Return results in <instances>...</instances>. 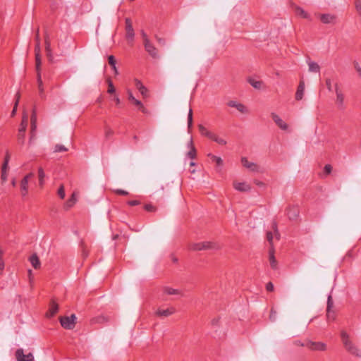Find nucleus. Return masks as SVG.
Returning a JSON list of instances; mask_svg holds the SVG:
<instances>
[{"label":"nucleus","instance_id":"f257e3e1","mask_svg":"<svg viewBox=\"0 0 361 361\" xmlns=\"http://www.w3.org/2000/svg\"><path fill=\"white\" fill-rule=\"evenodd\" d=\"M341 337L343 344L348 353L355 356L361 357L360 350L352 342L349 335L345 331H341Z\"/></svg>","mask_w":361,"mask_h":361},{"label":"nucleus","instance_id":"f03ea898","mask_svg":"<svg viewBox=\"0 0 361 361\" xmlns=\"http://www.w3.org/2000/svg\"><path fill=\"white\" fill-rule=\"evenodd\" d=\"M126 23V38L130 44H133L135 37V31L133 27V23L130 18H127L125 20Z\"/></svg>","mask_w":361,"mask_h":361},{"label":"nucleus","instance_id":"7ed1b4c3","mask_svg":"<svg viewBox=\"0 0 361 361\" xmlns=\"http://www.w3.org/2000/svg\"><path fill=\"white\" fill-rule=\"evenodd\" d=\"M36 45H35V61H36V70L37 73H40V66H41V58H40V42H39V29H37L35 36Z\"/></svg>","mask_w":361,"mask_h":361},{"label":"nucleus","instance_id":"20e7f679","mask_svg":"<svg viewBox=\"0 0 361 361\" xmlns=\"http://www.w3.org/2000/svg\"><path fill=\"white\" fill-rule=\"evenodd\" d=\"M27 126V116L24 115L22 121L20 125L18 134V140L20 144H24L25 142V133Z\"/></svg>","mask_w":361,"mask_h":361},{"label":"nucleus","instance_id":"39448f33","mask_svg":"<svg viewBox=\"0 0 361 361\" xmlns=\"http://www.w3.org/2000/svg\"><path fill=\"white\" fill-rule=\"evenodd\" d=\"M76 317L75 314L70 317H63L60 319L61 326L66 329H73L75 327Z\"/></svg>","mask_w":361,"mask_h":361},{"label":"nucleus","instance_id":"423d86ee","mask_svg":"<svg viewBox=\"0 0 361 361\" xmlns=\"http://www.w3.org/2000/svg\"><path fill=\"white\" fill-rule=\"evenodd\" d=\"M215 245L213 243L207 241L192 243L190 246V249L195 251L213 249Z\"/></svg>","mask_w":361,"mask_h":361},{"label":"nucleus","instance_id":"0eeeda50","mask_svg":"<svg viewBox=\"0 0 361 361\" xmlns=\"http://www.w3.org/2000/svg\"><path fill=\"white\" fill-rule=\"evenodd\" d=\"M128 99L130 102H132L135 106L137 107L139 110H140L144 114H147V109L144 106L143 104L138 99H135L133 96L132 92L130 90L127 91Z\"/></svg>","mask_w":361,"mask_h":361},{"label":"nucleus","instance_id":"6e6552de","mask_svg":"<svg viewBox=\"0 0 361 361\" xmlns=\"http://www.w3.org/2000/svg\"><path fill=\"white\" fill-rule=\"evenodd\" d=\"M17 361H34V356L32 353H29L27 355L24 354L23 349L19 348L15 353Z\"/></svg>","mask_w":361,"mask_h":361},{"label":"nucleus","instance_id":"1a4fd4ad","mask_svg":"<svg viewBox=\"0 0 361 361\" xmlns=\"http://www.w3.org/2000/svg\"><path fill=\"white\" fill-rule=\"evenodd\" d=\"M305 347L308 348L312 350L324 351L326 349L325 343L322 342H313L308 341L305 342Z\"/></svg>","mask_w":361,"mask_h":361},{"label":"nucleus","instance_id":"9d476101","mask_svg":"<svg viewBox=\"0 0 361 361\" xmlns=\"http://www.w3.org/2000/svg\"><path fill=\"white\" fill-rule=\"evenodd\" d=\"M34 174L30 173L27 174L20 181V192L23 196H26L28 192V182L30 178L33 177Z\"/></svg>","mask_w":361,"mask_h":361},{"label":"nucleus","instance_id":"9b49d317","mask_svg":"<svg viewBox=\"0 0 361 361\" xmlns=\"http://www.w3.org/2000/svg\"><path fill=\"white\" fill-rule=\"evenodd\" d=\"M242 165L252 172H261V169L256 163L250 162L246 157L241 158Z\"/></svg>","mask_w":361,"mask_h":361},{"label":"nucleus","instance_id":"f8f14e48","mask_svg":"<svg viewBox=\"0 0 361 361\" xmlns=\"http://www.w3.org/2000/svg\"><path fill=\"white\" fill-rule=\"evenodd\" d=\"M144 44L145 51L154 59H157L159 57L158 49L154 47V45L150 42H147Z\"/></svg>","mask_w":361,"mask_h":361},{"label":"nucleus","instance_id":"ddd939ff","mask_svg":"<svg viewBox=\"0 0 361 361\" xmlns=\"http://www.w3.org/2000/svg\"><path fill=\"white\" fill-rule=\"evenodd\" d=\"M176 312V309L173 307H169L165 310L159 308L156 311V315L160 317H167L172 315Z\"/></svg>","mask_w":361,"mask_h":361},{"label":"nucleus","instance_id":"4468645a","mask_svg":"<svg viewBox=\"0 0 361 361\" xmlns=\"http://www.w3.org/2000/svg\"><path fill=\"white\" fill-rule=\"evenodd\" d=\"M227 105L232 108H235L238 111L242 114H247L248 112L247 108L243 104L236 101L231 100L227 103Z\"/></svg>","mask_w":361,"mask_h":361},{"label":"nucleus","instance_id":"2eb2a0df","mask_svg":"<svg viewBox=\"0 0 361 361\" xmlns=\"http://www.w3.org/2000/svg\"><path fill=\"white\" fill-rule=\"evenodd\" d=\"M271 117L275 123L283 130H286L288 129V125L286 122H284L280 117L275 113L271 114Z\"/></svg>","mask_w":361,"mask_h":361},{"label":"nucleus","instance_id":"dca6fc26","mask_svg":"<svg viewBox=\"0 0 361 361\" xmlns=\"http://www.w3.org/2000/svg\"><path fill=\"white\" fill-rule=\"evenodd\" d=\"M135 87L139 90L140 94L142 95L143 97H148V90L144 85L142 83L140 80L138 79H135Z\"/></svg>","mask_w":361,"mask_h":361},{"label":"nucleus","instance_id":"f3484780","mask_svg":"<svg viewBox=\"0 0 361 361\" xmlns=\"http://www.w3.org/2000/svg\"><path fill=\"white\" fill-rule=\"evenodd\" d=\"M233 188L240 192H247L250 190V186L245 182H234Z\"/></svg>","mask_w":361,"mask_h":361},{"label":"nucleus","instance_id":"a211bd4d","mask_svg":"<svg viewBox=\"0 0 361 361\" xmlns=\"http://www.w3.org/2000/svg\"><path fill=\"white\" fill-rule=\"evenodd\" d=\"M336 19V16L333 14L326 13L322 14L320 16V20L323 23H334Z\"/></svg>","mask_w":361,"mask_h":361},{"label":"nucleus","instance_id":"6ab92c4d","mask_svg":"<svg viewBox=\"0 0 361 361\" xmlns=\"http://www.w3.org/2000/svg\"><path fill=\"white\" fill-rule=\"evenodd\" d=\"M305 90V83L303 81H300V84L298 87L296 93H295V99L296 100H301L303 97Z\"/></svg>","mask_w":361,"mask_h":361},{"label":"nucleus","instance_id":"aec40b11","mask_svg":"<svg viewBox=\"0 0 361 361\" xmlns=\"http://www.w3.org/2000/svg\"><path fill=\"white\" fill-rule=\"evenodd\" d=\"M59 310V306L55 302H51L50 304V307L49 311L47 312V317H54Z\"/></svg>","mask_w":361,"mask_h":361},{"label":"nucleus","instance_id":"412c9836","mask_svg":"<svg viewBox=\"0 0 361 361\" xmlns=\"http://www.w3.org/2000/svg\"><path fill=\"white\" fill-rule=\"evenodd\" d=\"M37 126H36V116L35 114L33 112L31 116V136L30 139V142H32V139H34L35 137V132L36 130Z\"/></svg>","mask_w":361,"mask_h":361},{"label":"nucleus","instance_id":"4be33fe9","mask_svg":"<svg viewBox=\"0 0 361 361\" xmlns=\"http://www.w3.org/2000/svg\"><path fill=\"white\" fill-rule=\"evenodd\" d=\"M210 140H213L214 142H216L220 145H226L227 144V141L224 137L219 136L214 133H213L212 135L210 137Z\"/></svg>","mask_w":361,"mask_h":361},{"label":"nucleus","instance_id":"5701e85b","mask_svg":"<svg viewBox=\"0 0 361 361\" xmlns=\"http://www.w3.org/2000/svg\"><path fill=\"white\" fill-rule=\"evenodd\" d=\"M29 260H30V262L31 263L32 266L35 269H38L40 267V262H39V257H37V255L36 254L32 255L30 256Z\"/></svg>","mask_w":361,"mask_h":361},{"label":"nucleus","instance_id":"b1692460","mask_svg":"<svg viewBox=\"0 0 361 361\" xmlns=\"http://www.w3.org/2000/svg\"><path fill=\"white\" fill-rule=\"evenodd\" d=\"M8 162V159L7 157H6L5 161H4V163L3 166H2L1 176V180L4 182L6 180L7 177H8V173H7Z\"/></svg>","mask_w":361,"mask_h":361},{"label":"nucleus","instance_id":"393cba45","mask_svg":"<svg viewBox=\"0 0 361 361\" xmlns=\"http://www.w3.org/2000/svg\"><path fill=\"white\" fill-rule=\"evenodd\" d=\"M307 64L309 66V71L312 73H319L320 71V67L319 66L310 60L307 61Z\"/></svg>","mask_w":361,"mask_h":361},{"label":"nucleus","instance_id":"a878e982","mask_svg":"<svg viewBox=\"0 0 361 361\" xmlns=\"http://www.w3.org/2000/svg\"><path fill=\"white\" fill-rule=\"evenodd\" d=\"M269 262L272 269H275L277 267V262L274 257V249L271 247L269 250Z\"/></svg>","mask_w":361,"mask_h":361},{"label":"nucleus","instance_id":"bb28decb","mask_svg":"<svg viewBox=\"0 0 361 361\" xmlns=\"http://www.w3.org/2000/svg\"><path fill=\"white\" fill-rule=\"evenodd\" d=\"M336 102L339 105L342 106L343 104V101H344V96L342 94V92L341 91H339L337 85L336 87Z\"/></svg>","mask_w":361,"mask_h":361},{"label":"nucleus","instance_id":"cd10ccee","mask_svg":"<svg viewBox=\"0 0 361 361\" xmlns=\"http://www.w3.org/2000/svg\"><path fill=\"white\" fill-rule=\"evenodd\" d=\"M199 130L200 133L206 137H207L209 139H210L211 136L212 135L213 133L208 130L204 126L202 125L199 126Z\"/></svg>","mask_w":361,"mask_h":361},{"label":"nucleus","instance_id":"c85d7f7f","mask_svg":"<svg viewBox=\"0 0 361 361\" xmlns=\"http://www.w3.org/2000/svg\"><path fill=\"white\" fill-rule=\"evenodd\" d=\"M287 214L290 219H291V220L295 219L298 215V210L297 208H295V207L290 209H288Z\"/></svg>","mask_w":361,"mask_h":361},{"label":"nucleus","instance_id":"c756f323","mask_svg":"<svg viewBox=\"0 0 361 361\" xmlns=\"http://www.w3.org/2000/svg\"><path fill=\"white\" fill-rule=\"evenodd\" d=\"M333 300L331 295H329L327 300L326 317L327 319L330 318L331 309L333 307Z\"/></svg>","mask_w":361,"mask_h":361},{"label":"nucleus","instance_id":"7c9ffc66","mask_svg":"<svg viewBox=\"0 0 361 361\" xmlns=\"http://www.w3.org/2000/svg\"><path fill=\"white\" fill-rule=\"evenodd\" d=\"M208 157H210V159L213 161H215L217 166H221L223 165V160L221 157L214 155L212 154H209Z\"/></svg>","mask_w":361,"mask_h":361},{"label":"nucleus","instance_id":"2f4dec72","mask_svg":"<svg viewBox=\"0 0 361 361\" xmlns=\"http://www.w3.org/2000/svg\"><path fill=\"white\" fill-rule=\"evenodd\" d=\"M164 293L167 295H176L179 294V290L178 289H174L170 287H164Z\"/></svg>","mask_w":361,"mask_h":361},{"label":"nucleus","instance_id":"473e14b6","mask_svg":"<svg viewBox=\"0 0 361 361\" xmlns=\"http://www.w3.org/2000/svg\"><path fill=\"white\" fill-rule=\"evenodd\" d=\"M76 202L75 194H73L71 198L66 202L65 207L66 209H69L74 205Z\"/></svg>","mask_w":361,"mask_h":361},{"label":"nucleus","instance_id":"72a5a7b5","mask_svg":"<svg viewBox=\"0 0 361 361\" xmlns=\"http://www.w3.org/2000/svg\"><path fill=\"white\" fill-rule=\"evenodd\" d=\"M295 13H296L297 15L301 16L303 18H309L308 13L306 11H305L302 8H301L300 7H297L296 8Z\"/></svg>","mask_w":361,"mask_h":361},{"label":"nucleus","instance_id":"f704fd0d","mask_svg":"<svg viewBox=\"0 0 361 361\" xmlns=\"http://www.w3.org/2000/svg\"><path fill=\"white\" fill-rule=\"evenodd\" d=\"M45 49L47 51V56L49 59L52 57L51 56V44L47 38L45 39Z\"/></svg>","mask_w":361,"mask_h":361},{"label":"nucleus","instance_id":"c9c22d12","mask_svg":"<svg viewBox=\"0 0 361 361\" xmlns=\"http://www.w3.org/2000/svg\"><path fill=\"white\" fill-rule=\"evenodd\" d=\"M37 76L38 89H39L40 94L42 96L44 89H43V84H42V78H41V73H37Z\"/></svg>","mask_w":361,"mask_h":361},{"label":"nucleus","instance_id":"e433bc0d","mask_svg":"<svg viewBox=\"0 0 361 361\" xmlns=\"http://www.w3.org/2000/svg\"><path fill=\"white\" fill-rule=\"evenodd\" d=\"M250 84L255 89H260L262 87V82L255 79H249Z\"/></svg>","mask_w":361,"mask_h":361},{"label":"nucleus","instance_id":"4c0bfd02","mask_svg":"<svg viewBox=\"0 0 361 361\" xmlns=\"http://www.w3.org/2000/svg\"><path fill=\"white\" fill-rule=\"evenodd\" d=\"M190 145L191 147V149L188 152V156L190 158V159H195V157H196V150H195V147L192 145V140H190Z\"/></svg>","mask_w":361,"mask_h":361},{"label":"nucleus","instance_id":"58836bf2","mask_svg":"<svg viewBox=\"0 0 361 361\" xmlns=\"http://www.w3.org/2000/svg\"><path fill=\"white\" fill-rule=\"evenodd\" d=\"M45 176V173L44 172V170L42 167L39 168L38 169V177H39V182L41 185L44 183V178Z\"/></svg>","mask_w":361,"mask_h":361},{"label":"nucleus","instance_id":"ea45409f","mask_svg":"<svg viewBox=\"0 0 361 361\" xmlns=\"http://www.w3.org/2000/svg\"><path fill=\"white\" fill-rule=\"evenodd\" d=\"M116 91L115 87L113 85V82L111 80H108V90L107 92L109 94H113Z\"/></svg>","mask_w":361,"mask_h":361},{"label":"nucleus","instance_id":"a19ab883","mask_svg":"<svg viewBox=\"0 0 361 361\" xmlns=\"http://www.w3.org/2000/svg\"><path fill=\"white\" fill-rule=\"evenodd\" d=\"M3 254L4 252L2 250L0 249V274H2L5 267L4 262L3 259Z\"/></svg>","mask_w":361,"mask_h":361},{"label":"nucleus","instance_id":"79ce46f5","mask_svg":"<svg viewBox=\"0 0 361 361\" xmlns=\"http://www.w3.org/2000/svg\"><path fill=\"white\" fill-rule=\"evenodd\" d=\"M355 6L358 15L361 18V0H355Z\"/></svg>","mask_w":361,"mask_h":361},{"label":"nucleus","instance_id":"37998d69","mask_svg":"<svg viewBox=\"0 0 361 361\" xmlns=\"http://www.w3.org/2000/svg\"><path fill=\"white\" fill-rule=\"evenodd\" d=\"M66 151H67V149L63 145H56L55 146L54 152H62Z\"/></svg>","mask_w":361,"mask_h":361},{"label":"nucleus","instance_id":"c03bdc74","mask_svg":"<svg viewBox=\"0 0 361 361\" xmlns=\"http://www.w3.org/2000/svg\"><path fill=\"white\" fill-rule=\"evenodd\" d=\"M192 123V111L191 109H190L188 116V128H190Z\"/></svg>","mask_w":361,"mask_h":361},{"label":"nucleus","instance_id":"a18cd8bd","mask_svg":"<svg viewBox=\"0 0 361 361\" xmlns=\"http://www.w3.org/2000/svg\"><path fill=\"white\" fill-rule=\"evenodd\" d=\"M58 195L61 198L63 199L65 197V190L63 185H61L58 190Z\"/></svg>","mask_w":361,"mask_h":361},{"label":"nucleus","instance_id":"49530a36","mask_svg":"<svg viewBox=\"0 0 361 361\" xmlns=\"http://www.w3.org/2000/svg\"><path fill=\"white\" fill-rule=\"evenodd\" d=\"M144 208L147 212H152L155 211L154 207L152 204H145Z\"/></svg>","mask_w":361,"mask_h":361},{"label":"nucleus","instance_id":"de8ad7c7","mask_svg":"<svg viewBox=\"0 0 361 361\" xmlns=\"http://www.w3.org/2000/svg\"><path fill=\"white\" fill-rule=\"evenodd\" d=\"M109 63L111 67H114L116 65V59L114 56L111 55L108 58Z\"/></svg>","mask_w":361,"mask_h":361},{"label":"nucleus","instance_id":"09e8293b","mask_svg":"<svg viewBox=\"0 0 361 361\" xmlns=\"http://www.w3.org/2000/svg\"><path fill=\"white\" fill-rule=\"evenodd\" d=\"M114 134V131L109 127L105 128V136L109 137Z\"/></svg>","mask_w":361,"mask_h":361},{"label":"nucleus","instance_id":"8fccbe9b","mask_svg":"<svg viewBox=\"0 0 361 361\" xmlns=\"http://www.w3.org/2000/svg\"><path fill=\"white\" fill-rule=\"evenodd\" d=\"M353 64L355 69L358 73L359 75L361 77V67L360 66L358 62L354 61Z\"/></svg>","mask_w":361,"mask_h":361},{"label":"nucleus","instance_id":"3c124183","mask_svg":"<svg viewBox=\"0 0 361 361\" xmlns=\"http://www.w3.org/2000/svg\"><path fill=\"white\" fill-rule=\"evenodd\" d=\"M141 35H142V38L143 40V44L150 41L149 39L148 38L147 34L143 30L141 31Z\"/></svg>","mask_w":361,"mask_h":361},{"label":"nucleus","instance_id":"603ef678","mask_svg":"<svg viewBox=\"0 0 361 361\" xmlns=\"http://www.w3.org/2000/svg\"><path fill=\"white\" fill-rule=\"evenodd\" d=\"M267 239L272 247L273 234L271 232L269 231L267 233Z\"/></svg>","mask_w":361,"mask_h":361},{"label":"nucleus","instance_id":"864d4df0","mask_svg":"<svg viewBox=\"0 0 361 361\" xmlns=\"http://www.w3.org/2000/svg\"><path fill=\"white\" fill-rule=\"evenodd\" d=\"M115 192L118 195H128V192L126 191V190H123L122 189H117L115 190Z\"/></svg>","mask_w":361,"mask_h":361},{"label":"nucleus","instance_id":"5fc2aeb1","mask_svg":"<svg viewBox=\"0 0 361 361\" xmlns=\"http://www.w3.org/2000/svg\"><path fill=\"white\" fill-rule=\"evenodd\" d=\"M127 203L130 206H136L140 204V202L139 200H130Z\"/></svg>","mask_w":361,"mask_h":361},{"label":"nucleus","instance_id":"6e6d98bb","mask_svg":"<svg viewBox=\"0 0 361 361\" xmlns=\"http://www.w3.org/2000/svg\"><path fill=\"white\" fill-rule=\"evenodd\" d=\"M18 99H19V95L18 94V98L16 99V102L15 103V106L13 109V111L11 112V116H13L16 112V109H17V106H18Z\"/></svg>","mask_w":361,"mask_h":361},{"label":"nucleus","instance_id":"4d7b16f0","mask_svg":"<svg viewBox=\"0 0 361 361\" xmlns=\"http://www.w3.org/2000/svg\"><path fill=\"white\" fill-rule=\"evenodd\" d=\"M266 288L268 291H272L274 290V285L271 282H269L267 286H266Z\"/></svg>","mask_w":361,"mask_h":361},{"label":"nucleus","instance_id":"13d9d810","mask_svg":"<svg viewBox=\"0 0 361 361\" xmlns=\"http://www.w3.org/2000/svg\"><path fill=\"white\" fill-rule=\"evenodd\" d=\"M326 87H327L328 90H329V91H331V88H332V87H331V80H330V79H326Z\"/></svg>","mask_w":361,"mask_h":361},{"label":"nucleus","instance_id":"bf43d9fd","mask_svg":"<svg viewBox=\"0 0 361 361\" xmlns=\"http://www.w3.org/2000/svg\"><path fill=\"white\" fill-rule=\"evenodd\" d=\"M324 171H325L327 174L330 173H331V166L330 165H329V164L326 165V166H324Z\"/></svg>","mask_w":361,"mask_h":361},{"label":"nucleus","instance_id":"052dcab7","mask_svg":"<svg viewBox=\"0 0 361 361\" xmlns=\"http://www.w3.org/2000/svg\"><path fill=\"white\" fill-rule=\"evenodd\" d=\"M294 344H295V345L305 346V343H302V342H301V341H295L294 342Z\"/></svg>","mask_w":361,"mask_h":361},{"label":"nucleus","instance_id":"680f3d73","mask_svg":"<svg viewBox=\"0 0 361 361\" xmlns=\"http://www.w3.org/2000/svg\"><path fill=\"white\" fill-rule=\"evenodd\" d=\"M114 99L117 105L120 104L121 100L118 96H115Z\"/></svg>","mask_w":361,"mask_h":361},{"label":"nucleus","instance_id":"e2e57ef3","mask_svg":"<svg viewBox=\"0 0 361 361\" xmlns=\"http://www.w3.org/2000/svg\"><path fill=\"white\" fill-rule=\"evenodd\" d=\"M329 319L334 320V312L331 310L330 318Z\"/></svg>","mask_w":361,"mask_h":361},{"label":"nucleus","instance_id":"0e129e2a","mask_svg":"<svg viewBox=\"0 0 361 361\" xmlns=\"http://www.w3.org/2000/svg\"><path fill=\"white\" fill-rule=\"evenodd\" d=\"M112 69L114 70V73H115L116 75H117V74L118 73V70H117V68H116V65L114 66V67H112Z\"/></svg>","mask_w":361,"mask_h":361},{"label":"nucleus","instance_id":"69168bd1","mask_svg":"<svg viewBox=\"0 0 361 361\" xmlns=\"http://www.w3.org/2000/svg\"><path fill=\"white\" fill-rule=\"evenodd\" d=\"M274 231L276 232L277 235H279V233H278V231H277V229H276V225H275V224L274 225Z\"/></svg>","mask_w":361,"mask_h":361},{"label":"nucleus","instance_id":"338daca9","mask_svg":"<svg viewBox=\"0 0 361 361\" xmlns=\"http://www.w3.org/2000/svg\"><path fill=\"white\" fill-rule=\"evenodd\" d=\"M16 180H12V182H11L12 185H13V186H15V185H16Z\"/></svg>","mask_w":361,"mask_h":361},{"label":"nucleus","instance_id":"774afa93","mask_svg":"<svg viewBox=\"0 0 361 361\" xmlns=\"http://www.w3.org/2000/svg\"><path fill=\"white\" fill-rule=\"evenodd\" d=\"M190 166H195V162L192 161V162H190Z\"/></svg>","mask_w":361,"mask_h":361}]
</instances>
